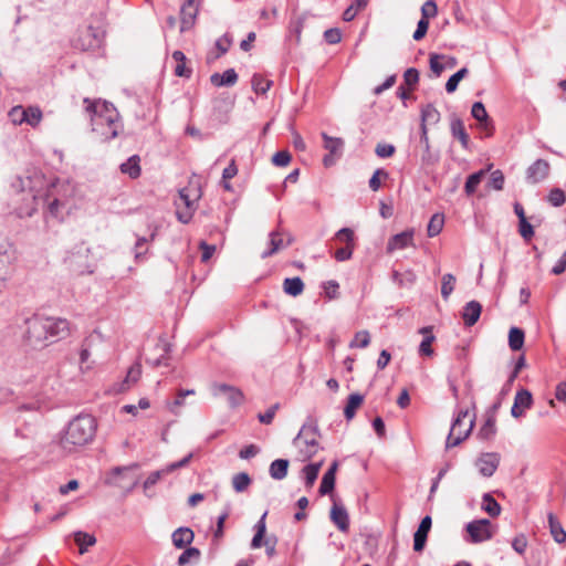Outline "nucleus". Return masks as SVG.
Wrapping results in <instances>:
<instances>
[{
  "instance_id": "nucleus-1",
  "label": "nucleus",
  "mask_w": 566,
  "mask_h": 566,
  "mask_svg": "<svg viewBox=\"0 0 566 566\" xmlns=\"http://www.w3.org/2000/svg\"><path fill=\"white\" fill-rule=\"evenodd\" d=\"M70 335V324L65 318L32 315L24 319L23 344L41 349Z\"/></svg>"
},
{
  "instance_id": "nucleus-2",
  "label": "nucleus",
  "mask_w": 566,
  "mask_h": 566,
  "mask_svg": "<svg viewBox=\"0 0 566 566\" xmlns=\"http://www.w3.org/2000/svg\"><path fill=\"white\" fill-rule=\"evenodd\" d=\"M86 112L90 114L92 130L102 142H108L118 136L123 128L119 114L113 104L106 101L90 102L84 99Z\"/></svg>"
},
{
  "instance_id": "nucleus-3",
  "label": "nucleus",
  "mask_w": 566,
  "mask_h": 566,
  "mask_svg": "<svg viewBox=\"0 0 566 566\" xmlns=\"http://www.w3.org/2000/svg\"><path fill=\"white\" fill-rule=\"evenodd\" d=\"M97 423L93 416L81 413L73 418L59 439L60 447L66 452H73L90 443L96 433Z\"/></svg>"
},
{
  "instance_id": "nucleus-4",
  "label": "nucleus",
  "mask_w": 566,
  "mask_h": 566,
  "mask_svg": "<svg viewBox=\"0 0 566 566\" xmlns=\"http://www.w3.org/2000/svg\"><path fill=\"white\" fill-rule=\"evenodd\" d=\"M318 437V427L313 420H308L302 426L293 440V444L298 449L303 460H308L316 454L319 448Z\"/></svg>"
},
{
  "instance_id": "nucleus-5",
  "label": "nucleus",
  "mask_w": 566,
  "mask_h": 566,
  "mask_svg": "<svg viewBox=\"0 0 566 566\" xmlns=\"http://www.w3.org/2000/svg\"><path fill=\"white\" fill-rule=\"evenodd\" d=\"M474 426V417H471L469 410H460L451 424L446 447L453 448L464 441L471 433Z\"/></svg>"
},
{
  "instance_id": "nucleus-6",
  "label": "nucleus",
  "mask_w": 566,
  "mask_h": 566,
  "mask_svg": "<svg viewBox=\"0 0 566 566\" xmlns=\"http://www.w3.org/2000/svg\"><path fill=\"white\" fill-rule=\"evenodd\" d=\"M200 196V190L197 187H186L179 191L176 214L180 222L188 223L191 220Z\"/></svg>"
},
{
  "instance_id": "nucleus-7",
  "label": "nucleus",
  "mask_w": 566,
  "mask_h": 566,
  "mask_svg": "<svg viewBox=\"0 0 566 566\" xmlns=\"http://www.w3.org/2000/svg\"><path fill=\"white\" fill-rule=\"evenodd\" d=\"M139 467L136 463L127 467H116L111 470L105 482L108 485H113L123 489L126 492H130L138 484V478L134 475V472Z\"/></svg>"
},
{
  "instance_id": "nucleus-8",
  "label": "nucleus",
  "mask_w": 566,
  "mask_h": 566,
  "mask_svg": "<svg viewBox=\"0 0 566 566\" xmlns=\"http://www.w3.org/2000/svg\"><path fill=\"white\" fill-rule=\"evenodd\" d=\"M42 112L38 106H14L9 112V118L14 125L27 124L36 127L42 120Z\"/></svg>"
},
{
  "instance_id": "nucleus-9",
  "label": "nucleus",
  "mask_w": 566,
  "mask_h": 566,
  "mask_svg": "<svg viewBox=\"0 0 566 566\" xmlns=\"http://www.w3.org/2000/svg\"><path fill=\"white\" fill-rule=\"evenodd\" d=\"M322 138L324 140V148L328 151L323 158V164L325 167H331L342 156L344 140L338 137H331L326 133H322Z\"/></svg>"
},
{
  "instance_id": "nucleus-10",
  "label": "nucleus",
  "mask_w": 566,
  "mask_h": 566,
  "mask_svg": "<svg viewBox=\"0 0 566 566\" xmlns=\"http://www.w3.org/2000/svg\"><path fill=\"white\" fill-rule=\"evenodd\" d=\"M211 391L214 397L224 396L231 408H235L243 402L244 396L237 387L226 384H213L211 386Z\"/></svg>"
},
{
  "instance_id": "nucleus-11",
  "label": "nucleus",
  "mask_w": 566,
  "mask_h": 566,
  "mask_svg": "<svg viewBox=\"0 0 566 566\" xmlns=\"http://www.w3.org/2000/svg\"><path fill=\"white\" fill-rule=\"evenodd\" d=\"M467 531L473 543H481L492 538L491 522L486 518L470 522Z\"/></svg>"
},
{
  "instance_id": "nucleus-12",
  "label": "nucleus",
  "mask_w": 566,
  "mask_h": 566,
  "mask_svg": "<svg viewBox=\"0 0 566 566\" xmlns=\"http://www.w3.org/2000/svg\"><path fill=\"white\" fill-rule=\"evenodd\" d=\"M59 186L53 185L52 189L48 193V209L51 216L59 217L61 212V208H64L67 203V192L70 191L69 185H62L61 188L64 189L63 193L61 195L57 190Z\"/></svg>"
},
{
  "instance_id": "nucleus-13",
  "label": "nucleus",
  "mask_w": 566,
  "mask_h": 566,
  "mask_svg": "<svg viewBox=\"0 0 566 566\" xmlns=\"http://www.w3.org/2000/svg\"><path fill=\"white\" fill-rule=\"evenodd\" d=\"M501 457L496 452H488L482 453L475 461V467L478 468L481 475L485 478H490L494 474L496 469L499 468Z\"/></svg>"
},
{
  "instance_id": "nucleus-14",
  "label": "nucleus",
  "mask_w": 566,
  "mask_h": 566,
  "mask_svg": "<svg viewBox=\"0 0 566 566\" xmlns=\"http://www.w3.org/2000/svg\"><path fill=\"white\" fill-rule=\"evenodd\" d=\"M191 458H192V453H189L188 455H186L180 461L172 462V463L168 464L166 468H164L161 470L151 472L148 475V478L145 480V482H144V489L145 490L150 489L151 486H154L161 479L163 475L171 473V472H174L177 469H180V468H184V467L188 465V463L190 462Z\"/></svg>"
},
{
  "instance_id": "nucleus-15",
  "label": "nucleus",
  "mask_w": 566,
  "mask_h": 566,
  "mask_svg": "<svg viewBox=\"0 0 566 566\" xmlns=\"http://www.w3.org/2000/svg\"><path fill=\"white\" fill-rule=\"evenodd\" d=\"M198 2L193 0H185L180 9V31L185 32L192 28L198 14Z\"/></svg>"
},
{
  "instance_id": "nucleus-16",
  "label": "nucleus",
  "mask_w": 566,
  "mask_h": 566,
  "mask_svg": "<svg viewBox=\"0 0 566 566\" xmlns=\"http://www.w3.org/2000/svg\"><path fill=\"white\" fill-rule=\"evenodd\" d=\"M533 397L527 389H521L516 392L514 403L511 408V415L514 418H521L525 411L532 407Z\"/></svg>"
},
{
  "instance_id": "nucleus-17",
  "label": "nucleus",
  "mask_w": 566,
  "mask_h": 566,
  "mask_svg": "<svg viewBox=\"0 0 566 566\" xmlns=\"http://www.w3.org/2000/svg\"><path fill=\"white\" fill-rule=\"evenodd\" d=\"M549 174V164L544 159H537L526 170V180L530 184H538Z\"/></svg>"
},
{
  "instance_id": "nucleus-18",
  "label": "nucleus",
  "mask_w": 566,
  "mask_h": 566,
  "mask_svg": "<svg viewBox=\"0 0 566 566\" xmlns=\"http://www.w3.org/2000/svg\"><path fill=\"white\" fill-rule=\"evenodd\" d=\"M413 234L415 231L412 229L395 234L387 243V252L391 253L396 250H402L409 245H413Z\"/></svg>"
},
{
  "instance_id": "nucleus-19",
  "label": "nucleus",
  "mask_w": 566,
  "mask_h": 566,
  "mask_svg": "<svg viewBox=\"0 0 566 566\" xmlns=\"http://www.w3.org/2000/svg\"><path fill=\"white\" fill-rule=\"evenodd\" d=\"M431 524V517L428 515L421 520L418 530L413 535V549L416 552H421L424 548Z\"/></svg>"
},
{
  "instance_id": "nucleus-20",
  "label": "nucleus",
  "mask_w": 566,
  "mask_h": 566,
  "mask_svg": "<svg viewBox=\"0 0 566 566\" xmlns=\"http://www.w3.org/2000/svg\"><path fill=\"white\" fill-rule=\"evenodd\" d=\"M292 242H293V239L291 235H289L286 242H284V240L282 238V233L279 230L272 231L270 233V241H269L270 248L268 250H265L261 256L263 259H266V258L275 254L276 252H279L281 249L289 247Z\"/></svg>"
},
{
  "instance_id": "nucleus-21",
  "label": "nucleus",
  "mask_w": 566,
  "mask_h": 566,
  "mask_svg": "<svg viewBox=\"0 0 566 566\" xmlns=\"http://www.w3.org/2000/svg\"><path fill=\"white\" fill-rule=\"evenodd\" d=\"M471 114L473 118H475L479 122L480 128L484 129L486 132V135L490 136L492 134L493 126L483 103L475 102L472 105Z\"/></svg>"
},
{
  "instance_id": "nucleus-22",
  "label": "nucleus",
  "mask_w": 566,
  "mask_h": 566,
  "mask_svg": "<svg viewBox=\"0 0 566 566\" xmlns=\"http://www.w3.org/2000/svg\"><path fill=\"white\" fill-rule=\"evenodd\" d=\"M420 143L423 145V153L421 155V163L423 166H433L439 160L438 153H434L430 148L428 128L421 127Z\"/></svg>"
},
{
  "instance_id": "nucleus-23",
  "label": "nucleus",
  "mask_w": 566,
  "mask_h": 566,
  "mask_svg": "<svg viewBox=\"0 0 566 566\" xmlns=\"http://www.w3.org/2000/svg\"><path fill=\"white\" fill-rule=\"evenodd\" d=\"M331 520L342 532H347L349 528V516L343 505L334 503L331 509Z\"/></svg>"
},
{
  "instance_id": "nucleus-24",
  "label": "nucleus",
  "mask_w": 566,
  "mask_h": 566,
  "mask_svg": "<svg viewBox=\"0 0 566 566\" xmlns=\"http://www.w3.org/2000/svg\"><path fill=\"white\" fill-rule=\"evenodd\" d=\"M482 306L476 301H470L465 304L462 311V318L464 325L468 327L473 326L480 318Z\"/></svg>"
},
{
  "instance_id": "nucleus-25",
  "label": "nucleus",
  "mask_w": 566,
  "mask_h": 566,
  "mask_svg": "<svg viewBox=\"0 0 566 566\" xmlns=\"http://www.w3.org/2000/svg\"><path fill=\"white\" fill-rule=\"evenodd\" d=\"M549 533L557 544H566V531L553 513L547 514Z\"/></svg>"
},
{
  "instance_id": "nucleus-26",
  "label": "nucleus",
  "mask_w": 566,
  "mask_h": 566,
  "mask_svg": "<svg viewBox=\"0 0 566 566\" xmlns=\"http://www.w3.org/2000/svg\"><path fill=\"white\" fill-rule=\"evenodd\" d=\"M238 81V74L234 69H228L222 74L213 73L210 76V82L212 85L220 86H233Z\"/></svg>"
},
{
  "instance_id": "nucleus-27",
  "label": "nucleus",
  "mask_w": 566,
  "mask_h": 566,
  "mask_svg": "<svg viewBox=\"0 0 566 566\" xmlns=\"http://www.w3.org/2000/svg\"><path fill=\"white\" fill-rule=\"evenodd\" d=\"M193 537L195 534L189 527H179L171 535L172 543L177 548H185L190 545Z\"/></svg>"
},
{
  "instance_id": "nucleus-28",
  "label": "nucleus",
  "mask_w": 566,
  "mask_h": 566,
  "mask_svg": "<svg viewBox=\"0 0 566 566\" xmlns=\"http://www.w3.org/2000/svg\"><path fill=\"white\" fill-rule=\"evenodd\" d=\"M338 468V463L334 461L329 469L324 473L319 493L322 495H326L334 490L335 486V475Z\"/></svg>"
},
{
  "instance_id": "nucleus-29",
  "label": "nucleus",
  "mask_w": 566,
  "mask_h": 566,
  "mask_svg": "<svg viewBox=\"0 0 566 566\" xmlns=\"http://www.w3.org/2000/svg\"><path fill=\"white\" fill-rule=\"evenodd\" d=\"M450 128L452 136L454 138H458L462 147L467 149L469 147L470 138L468 133L465 132L463 122L460 118H453L451 120Z\"/></svg>"
},
{
  "instance_id": "nucleus-30",
  "label": "nucleus",
  "mask_w": 566,
  "mask_h": 566,
  "mask_svg": "<svg viewBox=\"0 0 566 566\" xmlns=\"http://www.w3.org/2000/svg\"><path fill=\"white\" fill-rule=\"evenodd\" d=\"M419 333L424 335V338L420 343L419 354L424 356H431L433 354V349L431 347L432 342L434 340V336L432 334L431 326H424L419 329Z\"/></svg>"
},
{
  "instance_id": "nucleus-31",
  "label": "nucleus",
  "mask_w": 566,
  "mask_h": 566,
  "mask_svg": "<svg viewBox=\"0 0 566 566\" xmlns=\"http://www.w3.org/2000/svg\"><path fill=\"white\" fill-rule=\"evenodd\" d=\"M140 159L137 155L129 157L125 163L120 165V171L135 179L140 176Z\"/></svg>"
},
{
  "instance_id": "nucleus-32",
  "label": "nucleus",
  "mask_w": 566,
  "mask_h": 566,
  "mask_svg": "<svg viewBox=\"0 0 566 566\" xmlns=\"http://www.w3.org/2000/svg\"><path fill=\"white\" fill-rule=\"evenodd\" d=\"M439 120L440 113L432 104H428L421 108V127L427 128V125H434Z\"/></svg>"
},
{
  "instance_id": "nucleus-33",
  "label": "nucleus",
  "mask_w": 566,
  "mask_h": 566,
  "mask_svg": "<svg viewBox=\"0 0 566 566\" xmlns=\"http://www.w3.org/2000/svg\"><path fill=\"white\" fill-rule=\"evenodd\" d=\"M304 283L301 277H287L283 282V291L291 296H298L303 293Z\"/></svg>"
},
{
  "instance_id": "nucleus-34",
  "label": "nucleus",
  "mask_w": 566,
  "mask_h": 566,
  "mask_svg": "<svg viewBox=\"0 0 566 566\" xmlns=\"http://www.w3.org/2000/svg\"><path fill=\"white\" fill-rule=\"evenodd\" d=\"M525 340L524 331L520 327H511L509 332V346L513 352L522 349Z\"/></svg>"
},
{
  "instance_id": "nucleus-35",
  "label": "nucleus",
  "mask_w": 566,
  "mask_h": 566,
  "mask_svg": "<svg viewBox=\"0 0 566 566\" xmlns=\"http://www.w3.org/2000/svg\"><path fill=\"white\" fill-rule=\"evenodd\" d=\"M289 461L285 459H276L270 465V475L274 480H282L287 474Z\"/></svg>"
},
{
  "instance_id": "nucleus-36",
  "label": "nucleus",
  "mask_w": 566,
  "mask_h": 566,
  "mask_svg": "<svg viewBox=\"0 0 566 566\" xmlns=\"http://www.w3.org/2000/svg\"><path fill=\"white\" fill-rule=\"evenodd\" d=\"M306 20L307 13H302L290 21L289 30L290 33L295 36L296 43L301 42V35Z\"/></svg>"
},
{
  "instance_id": "nucleus-37",
  "label": "nucleus",
  "mask_w": 566,
  "mask_h": 566,
  "mask_svg": "<svg viewBox=\"0 0 566 566\" xmlns=\"http://www.w3.org/2000/svg\"><path fill=\"white\" fill-rule=\"evenodd\" d=\"M195 395L193 389H180L177 392L176 398L172 401L167 402V408L174 415H179V409L185 405V397Z\"/></svg>"
},
{
  "instance_id": "nucleus-38",
  "label": "nucleus",
  "mask_w": 566,
  "mask_h": 566,
  "mask_svg": "<svg viewBox=\"0 0 566 566\" xmlns=\"http://www.w3.org/2000/svg\"><path fill=\"white\" fill-rule=\"evenodd\" d=\"M482 510L491 517H496L501 513V505L490 493H485L482 497Z\"/></svg>"
},
{
  "instance_id": "nucleus-39",
  "label": "nucleus",
  "mask_w": 566,
  "mask_h": 566,
  "mask_svg": "<svg viewBox=\"0 0 566 566\" xmlns=\"http://www.w3.org/2000/svg\"><path fill=\"white\" fill-rule=\"evenodd\" d=\"M496 433V419L494 413L488 416L484 424L479 431V437L483 440H490Z\"/></svg>"
},
{
  "instance_id": "nucleus-40",
  "label": "nucleus",
  "mask_w": 566,
  "mask_h": 566,
  "mask_svg": "<svg viewBox=\"0 0 566 566\" xmlns=\"http://www.w3.org/2000/svg\"><path fill=\"white\" fill-rule=\"evenodd\" d=\"M364 397L359 394H352L348 397L347 405L344 409V415L347 420L354 418L357 408L363 403Z\"/></svg>"
},
{
  "instance_id": "nucleus-41",
  "label": "nucleus",
  "mask_w": 566,
  "mask_h": 566,
  "mask_svg": "<svg viewBox=\"0 0 566 566\" xmlns=\"http://www.w3.org/2000/svg\"><path fill=\"white\" fill-rule=\"evenodd\" d=\"M484 176L485 170L482 169L468 177L464 185V191L468 196H471L475 192Z\"/></svg>"
},
{
  "instance_id": "nucleus-42",
  "label": "nucleus",
  "mask_w": 566,
  "mask_h": 566,
  "mask_svg": "<svg viewBox=\"0 0 566 566\" xmlns=\"http://www.w3.org/2000/svg\"><path fill=\"white\" fill-rule=\"evenodd\" d=\"M368 4V0H355L344 12L343 20L349 22Z\"/></svg>"
},
{
  "instance_id": "nucleus-43",
  "label": "nucleus",
  "mask_w": 566,
  "mask_h": 566,
  "mask_svg": "<svg viewBox=\"0 0 566 566\" xmlns=\"http://www.w3.org/2000/svg\"><path fill=\"white\" fill-rule=\"evenodd\" d=\"M172 59L177 62V65L175 67V74L180 77H190L191 70L186 67L185 54L181 51H175L172 53Z\"/></svg>"
},
{
  "instance_id": "nucleus-44",
  "label": "nucleus",
  "mask_w": 566,
  "mask_h": 566,
  "mask_svg": "<svg viewBox=\"0 0 566 566\" xmlns=\"http://www.w3.org/2000/svg\"><path fill=\"white\" fill-rule=\"evenodd\" d=\"M74 541L78 545L81 554H84L88 546H93L96 543L94 535L85 532L74 533Z\"/></svg>"
},
{
  "instance_id": "nucleus-45",
  "label": "nucleus",
  "mask_w": 566,
  "mask_h": 566,
  "mask_svg": "<svg viewBox=\"0 0 566 566\" xmlns=\"http://www.w3.org/2000/svg\"><path fill=\"white\" fill-rule=\"evenodd\" d=\"M323 462L311 463L304 467L303 473L306 486L311 488L316 481Z\"/></svg>"
},
{
  "instance_id": "nucleus-46",
  "label": "nucleus",
  "mask_w": 566,
  "mask_h": 566,
  "mask_svg": "<svg viewBox=\"0 0 566 566\" xmlns=\"http://www.w3.org/2000/svg\"><path fill=\"white\" fill-rule=\"evenodd\" d=\"M443 224H444L443 214H440V213L433 214L428 223V228H427L428 237L433 238V237L438 235L442 231Z\"/></svg>"
},
{
  "instance_id": "nucleus-47",
  "label": "nucleus",
  "mask_w": 566,
  "mask_h": 566,
  "mask_svg": "<svg viewBox=\"0 0 566 566\" xmlns=\"http://www.w3.org/2000/svg\"><path fill=\"white\" fill-rule=\"evenodd\" d=\"M455 285V276L451 273H447L442 276L441 282V295L443 300H448L450 294L453 292Z\"/></svg>"
},
{
  "instance_id": "nucleus-48",
  "label": "nucleus",
  "mask_w": 566,
  "mask_h": 566,
  "mask_svg": "<svg viewBox=\"0 0 566 566\" xmlns=\"http://www.w3.org/2000/svg\"><path fill=\"white\" fill-rule=\"evenodd\" d=\"M199 558L200 551L196 547H188L178 557V566H186L190 560L198 562Z\"/></svg>"
},
{
  "instance_id": "nucleus-49",
  "label": "nucleus",
  "mask_w": 566,
  "mask_h": 566,
  "mask_svg": "<svg viewBox=\"0 0 566 566\" xmlns=\"http://www.w3.org/2000/svg\"><path fill=\"white\" fill-rule=\"evenodd\" d=\"M231 39L224 34L223 36L219 38L217 41H216V48L218 50V53L216 55H210L208 56V61H213L216 59H218L219 56H221L222 54L227 53L231 46Z\"/></svg>"
},
{
  "instance_id": "nucleus-50",
  "label": "nucleus",
  "mask_w": 566,
  "mask_h": 566,
  "mask_svg": "<svg viewBox=\"0 0 566 566\" xmlns=\"http://www.w3.org/2000/svg\"><path fill=\"white\" fill-rule=\"evenodd\" d=\"M467 74H468V69L462 67L458 72H455L453 75H451L449 77V80L447 81L446 91L448 93H453L458 88L459 82L462 78H464L467 76Z\"/></svg>"
},
{
  "instance_id": "nucleus-51",
  "label": "nucleus",
  "mask_w": 566,
  "mask_h": 566,
  "mask_svg": "<svg viewBox=\"0 0 566 566\" xmlns=\"http://www.w3.org/2000/svg\"><path fill=\"white\" fill-rule=\"evenodd\" d=\"M140 375H142L140 365L139 364L133 365L127 371V376L124 380L122 389L123 390L128 389L133 384H135L139 379Z\"/></svg>"
},
{
  "instance_id": "nucleus-52",
  "label": "nucleus",
  "mask_w": 566,
  "mask_h": 566,
  "mask_svg": "<svg viewBox=\"0 0 566 566\" xmlns=\"http://www.w3.org/2000/svg\"><path fill=\"white\" fill-rule=\"evenodd\" d=\"M251 483V479L248 473L241 472L232 478V485L237 492H243L248 489Z\"/></svg>"
},
{
  "instance_id": "nucleus-53",
  "label": "nucleus",
  "mask_w": 566,
  "mask_h": 566,
  "mask_svg": "<svg viewBox=\"0 0 566 566\" xmlns=\"http://www.w3.org/2000/svg\"><path fill=\"white\" fill-rule=\"evenodd\" d=\"M370 343L368 331H359L355 334L354 339L349 343L350 348H366Z\"/></svg>"
},
{
  "instance_id": "nucleus-54",
  "label": "nucleus",
  "mask_w": 566,
  "mask_h": 566,
  "mask_svg": "<svg viewBox=\"0 0 566 566\" xmlns=\"http://www.w3.org/2000/svg\"><path fill=\"white\" fill-rule=\"evenodd\" d=\"M389 178V174L388 171H386L385 169L382 168H378L374 171L371 178L369 179V188L373 190V191H377L379 190L380 186H381V179H388Z\"/></svg>"
},
{
  "instance_id": "nucleus-55",
  "label": "nucleus",
  "mask_w": 566,
  "mask_h": 566,
  "mask_svg": "<svg viewBox=\"0 0 566 566\" xmlns=\"http://www.w3.org/2000/svg\"><path fill=\"white\" fill-rule=\"evenodd\" d=\"M272 82L263 78L260 75H254L252 77V87L256 94H265L270 87Z\"/></svg>"
},
{
  "instance_id": "nucleus-56",
  "label": "nucleus",
  "mask_w": 566,
  "mask_h": 566,
  "mask_svg": "<svg viewBox=\"0 0 566 566\" xmlns=\"http://www.w3.org/2000/svg\"><path fill=\"white\" fill-rule=\"evenodd\" d=\"M335 239L338 240L339 242H344L345 245H355V233L349 228H342L340 230H338L335 233Z\"/></svg>"
},
{
  "instance_id": "nucleus-57",
  "label": "nucleus",
  "mask_w": 566,
  "mask_h": 566,
  "mask_svg": "<svg viewBox=\"0 0 566 566\" xmlns=\"http://www.w3.org/2000/svg\"><path fill=\"white\" fill-rule=\"evenodd\" d=\"M566 195L559 188H554L549 191L548 201L554 207H560L565 203Z\"/></svg>"
},
{
  "instance_id": "nucleus-58",
  "label": "nucleus",
  "mask_w": 566,
  "mask_h": 566,
  "mask_svg": "<svg viewBox=\"0 0 566 566\" xmlns=\"http://www.w3.org/2000/svg\"><path fill=\"white\" fill-rule=\"evenodd\" d=\"M396 153V147L392 144L378 143L375 148V154L379 158H389Z\"/></svg>"
},
{
  "instance_id": "nucleus-59",
  "label": "nucleus",
  "mask_w": 566,
  "mask_h": 566,
  "mask_svg": "<svg viewBox=\"0 0 566 566\" xmlns=\"http://www.w3.org/2000/svg\"><path fill=\"white\" fill-rule=\"evenodd\" d=\"M291 154L287 150H281L273 155L272 163L277 167H285L291 161Z\"/></svg>"
},
{
  "instance_id": "nucleus-60",
  "label": "nucleus",
  "mask_w": 566,
  "mask_h": 566,
  "mask_svg": "<svg viewBox=\"0 0 566 566\" xmlns=\"http://www.w3.org/2000/svg\"><path fill=\"white\" fill-rule=\"evenodd\" d=\"M354 249H355V245H345V247H342L339 249H337L334 253V258L338 261V262H344V261H347L352 258L353 255V252H354Z\"/></svg>"
},
{
  "instance_id": "nucleus-61",
  "label": "nucleus",
  "mask_w": 566,
  "mask_h": 566,
  "mask_svg": "<svg viewBox=\"0 0 566 566\" xmlns=\"http://www.w3.org/2000/svg\"><path fill=\"white\" fill-rule=\"evenodd\" d=\"M279 408H280V405L279 403H274L264 413H259L258 415L259 421L261 423H264V424L272 423V421L274 419V416H275V413H276Z\"/></svg>"
},
{
  "instance_id": "nucleus-62",
  "label": "nucleus",
  "mask_w": 566,
  "mask_h": 566,
  "mask_svg": "<svg viewBox=\"0 0 566 566\" xmlns=\"http://www.w3.org/2000/svg\"><path fill=\"white\" fill-rule=\"evenodd\" d=\"M324 39L328 44H337L342 40V32L338 28H332L324 32Z\"/></svg>"
},
{
  "instance_id": "nucleus-63",
  "label": "nucleus",
  "mask_w": 566,
  "mask_h": 566,
  "mask_svg": "<svg viewBox=\"0 0 566 566\" xmlns=\"http://www.w3.org/2000/svg\"><path fill=\"white\" fill-rule=\"evenodd\" d=\"M438 13L437 4L433 0H428L421 8L422 18L429 19L436 17Z\"/></svg>"
},
{
  "instance_id": "nucleus-64",
  "label": "nucleus",
  "mask_w": 566,
  "mask_h": 566,
  "mask_svg": "<svg viewBox=\"0 0 566 566\" xmlns=\"http://www.w3.org/2000/svg\"><path fill=\"white\" fill-rule=\"evenodd\" d=\"M490 186L495 190H502L504 186V175L501 170H494L491 174Z\"/></svg>"
}]
</instances>
